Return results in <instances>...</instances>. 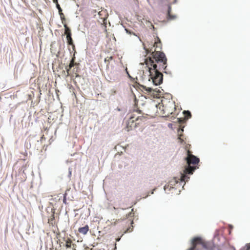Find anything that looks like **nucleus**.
<instances>
[{"instance_id": "nucleus-26", "label": "nucleus", "mask_w": 250, "mask_h": 250, "mask_svg": "<svg viewBox=\"0 0 250 250\" xmlns=\"http://www.w3.org/2000/svg\"><path fill=\"white\" fill-rule=\"evenodd\" d=\"M53 0V2L55 3L58 2V0Z\"/></svg>"}, {"instance_id": "nucleus-11", "label": "nucleus", "mask_w": 250, "mask_h": 250, "mask_svg": "<svg viewBox=\"0 0 250 250\" xmlns=\"http://www.w3.org/2000/svg\"><path fill=\"white\" fill-rule=\"evenodd\" d=\"M89 230V227L88 225H85L83 227L79 228L78 231L83 234H86Z\"/></svg>"}, {"instance_id": "nucleus-15", "label": "nucleus", "mask_w": 250, "mask_h": 250, "mask_svg": "<svg viewBox=\"0 0 250 250\" xmlns=\"http://www.w3.org/2000/svg\"><path fill=\"white\" fill-rule=\"evenodd\" d=\"M54 219H55L54 212H53L52 214V215H51V216L49 217V218L48 219V223L53 225V224L54 223Z\"/></svg>"}, {"instance_id": "nucleus-14", "label": "nucleus", "mask_w": 250, "mask_h": 250, "mask_svg": "<svg viewBox=\"0 0 250 250\" xmlns=\"http://www.w3.org/2000/svg\"><path fill=\"white\" fill-rule=\"evenodd\" d=\"M60 18H61V19L62 21V22L63 24V25L64 24H67L66 23V19L65 18V16H64V15L63 14V13H61V14H60Z\"/></svg>"}, {"instance_id": "nucleus-3", "label": "nucleus", "mask_w": 250, "mask_h": 250, "mask_svg": "<svg viewBox=\"0 0 250 250\" xmlns=\"http://www.w3.org/2000/svg\"><path fill=\"white\" fill-rule=\"evenodd\" d=\"M141 115L142 113L141 110H134L132 112L129 113L127 115V117L140 122L142 121L144 118V117Z\"/></svg>"}, {"instance_id": "nucleus-25", "label": "nucleus", "mask_w": 250, "mask_h": 250, "mask_svg": "<svg viewBox=\"0 0 250 250\" xmlns=\"http://www.w3.org/2000/svg\"><path fill=\"white\" fill-rule=\"evenodd\" d=\"M145 49L147 53L151 52V51H152V48L151 49H150V50H149V49H146L145 47Z\"/></svg>"}, {"instance_id": "nucleus-20", "label": "nucleus", "mask_w": 250, "mask_h": 250, "mask_svg": "<svg viewBox=\"0 0 250 250\" xmlns=\"http://www.w3.org/2000/svg\"><path fill=\"white\" fill-rule=\"evenodd\" d=\"M133 230V226L128 228L124 233L131 232Z\"/></svg>"}, {"instance_id": "nucleus-8", "label": "nucleus", "mask_w": 250, "mask_h": 250, "mask_svg": "<svg viewBox=\"0 0 250 250\" xmlns=\"http://www.w3.org/2000/svg\"><path fill=\"white\" fill-rule=\"evenodd\" d=\"M171 7L170 5H168V10L167 13V19L168 20H173L176 18L175 15H172L171 14Z\"/></svg>"}, {"instance_id": "nucleus-17", "label": "nucleus", "mask_w": 250, "mask_h": 250, "mask_svg": "<svg viewBox=\"0 0 250 250\" xmlns=\"http://www.w3.org/2000/svg\"><path fill=\"white\" fill-rule=\"evenodd\" d=\"M56 7H57V9H58L59 14H61V13H62V9L60 5L58 3V2L56 3Z\"/></svg>"}, {"instance_id": "nucleus-23", "label": "nucleus", "mask_w": 250, "mask_h": 250, "mask_svg": "<svg viewBox=\"0 0 250 250\" xmlns=\"http://www.w3.org/2000/svg\"><path fill=\"white\" fill-rule=\"evenodd\" d=\"M66 193H65L64 194L63 199V202L65 204H66Z\"/></svg>"}, {"instance_id": "nucleus-19", "label": "nucleus", "mask_w": 250, "mask_h": 250, "mask_svg": "<svg viewBox=\"0 0 250 250\" xmlns=\"http://www.w3.org/2000/svg\"><path fill=\"white\" fill-rule=\"evenodd\" d=\"M141 87L143 88V89L145 90L147 92H150L152 91V89L151 88H146L144 85H141Z\"/></svg>"}, {"instance_id": "nucleus-1", "label": "nucleus", "mask_w": 250, "mask_h": 250, "mask_svg": "<svg viewBox=\"0 0 250 250\" xmlns=\"http://www.w3.org/2000/svg\"><path fill=\"white\" fill-rule=\"evenodd\" d=\"M152 57L146 59L145 62L148 66L150 78L155 85L163 82V75L160 71L167 67V59L165 54L155 50L152 52Z\"/></svg>"}, {"instance_id": "nucleus-16", "label": "nucleus", "mask_w": 250, "mask_h": 250, "mask_svg": "<svg viewBox=\"0 0 250 250\" xmlns=\"http://www.w3.org/2000/svg\"><path fill=\"white\" fill-rule=\"evenodd\" d=\"M183 113L187 118H190L191 116V113L189 111H184Z\"/></svg>"}, {"instance_id": "nucleus-13", "label": "nucleus", "mask_w": 250, "mask_h": 250, "mask_svg": "<svg viewBox=\"0 0 250 250\" xmlns=\"http://www.w3.org/2000/svg\"><path fill=\"white\" fill-rule=\"evenodd\" d=\"M64 27L65 28V34L66 35V36L68 35H71V30L67 26V24H64Z\"/></svg>"}, {"instance_id": "nucleus-24", "label": "nucleus", "mask_w": 250, "mask_h": 250, "mask_svg": "<svg viewBox=\"0 0 250 250\" xmlns=\"http://www.w3.org/2000/svg\"><path fill=\"white\" fill-rule=\"evenodd\" d=\"M227 250H235V249L233 247H229L227 248Z\"/></svg>"}, {"instance_id": "nucleus-22", "label": "nucleus", "mask_w": 250, "mask_h": 250, "mask_svg": "<svg viewBox=\"0 0 250 250\" xmlns=\"http://www.w3.org/2000/svg\"><path fill=\"white\" fill-rule=\"evenodd\" d=\"M245 248H246V250H250V243L247 244L246 245Z\"/></svg>"}, {"instance_id": "nucleus-9", "label": "nucleus", "mask_w": 250, "mask_h": 250, "mask_svg": "<svg viewBox=\"0 0 250 250\" xmlns=\"http://www.w3.org/2000/svg\"><path fill=\"white\" fill-rule=\"evenodd\" d=\"M202 243V239L200 238H195L193 240L192 245L193 247L190 249L189 250H194L195 248L196 245Z\"/></svg>"}, {"instance_id": "nucleus-4", "label": "nucleus", "mask_w": 250, "mask_h": 250, "mask_svg": "<svg viewBox=\"0 0 250 250\" xmlns=\"http://www.w3.org/2000/svg\"><path fill=\"white\" fill-rule=\"evenodd\" d=\"M169 108L167 105H162L159 104V108L161 109V107H162L163 113L162 114L164 116H168L170 114H171L173 112V108H174L173 103H169Z\"/></svg>"}, {"instance_id": "nucleus-7", "label": "nucleus", "mask_w": 250, "mask_h": 250, "mask_svg": "<svg viewBox=\"0 0 250 250\" xmlns=\"http://www.w3.org/2000/svg\"><path fill=\"white\" fill-rule=\"evenodd\" d=\"M74 60H75L74 58H72L70 61V62L69 65L67 66L65 68V69L66 70V72H67V75H66L67 76H68L70 75V74L69 73L70 69L72 67L74 66V65H77V64L76 63L74 62Z\"/></svg>"}, {"instance_id": "nucleus-6", "label": "nucleus", "mask_w": 250, "mask_h": 250, "mask_svg": "<svg viewBox=\"0 0 250 250\" xmlns=\"http://www.w3.org/2000/svg\"><path fill=\"white\" fill-rule=\"evenodd\" d=\"M63 241L65 242V247L66 249L71 248L73 250H76L77 245L73 243L71 238L69 237L64 238Z\"/></svg>"}, {"instance_id": "nucleus-18", "label": "nucleus", "mask_w": 250, "mask_h": 250, "mask_svg": "<svg viewBox=\"0 0 250 250\" xmlns=\"http://www.w3.org/2000/svg\"><path fill=\"white\" fill-rule=\"evenodd\" d=\"M113 59V57H107L104 59V62H109L110 61L112 60Z\"/></svg>"}, {"instance_id": "nucleus-5", "label": "nucleus", "mask_w": 250, "mask_h": 250, "mask_svg": "<svg viewBox=\"0 0 250 250\" xmlns=\"http://www.w3.org/2000/svg\"><path fill=\"white\" fill-rule=\"evenodd\" d=\"M140 122L136 121L129 118H127V120L125 122L126 127L125 129L127 131H129L135 128L137 125L140 124Z\"/></svg>"}, {"instance_id": "nucleus-28", "label": "nucleus", "mask_w": 250, "mask_h": 250, "mask_svg": "<svg viewBox=\"0 0 250 250\" xmlns=\"http://www.w3.org/2000/svg\"><path fill=\"white\" fill-rule=\"evenodd\" d=\"M43 137H44V135H43L42 136V138H43Z\"/></svg>"}, {"instance_id": "nucleus-21", "label": "nucleus", "mask_w": 250, "mask_h": 250, "mask_svg": "<svg viewBox=\"0 0 250 250\" xmlns=\"http://www.w3.org/2000/svg\"><path fill=\"white\" fill-rule=\"evenodd\" d=\"M133 211V209H131V211ZM128 217H133L134 216V213H132V212H130L129 213H128Z\"/></svg>"}, {"instance_id": "nucleus-10", "label": "nucleus", "mask_w": 250, "mask_h": 250, "mask_svg": "<svg viewBox=\"0 0 250 250\" xmlns=\"http://www.w3.org/2000/svg\"><path fill=\"white\" fill-rule=\"evenodd\" d=\"M153 47H155V49L159 48L161 49L162 48V43L160 39L158 37H157V38L155 39Z\"/></svg>"}, {"instance_id": "nucleus-12", "label": "nucleus", "mask_w": 250, "mask_h": 250, "mask_svg": "<svg viewBox=\"0 0 250 250\" xmlns=\"http://www.w3.org/2000/svg\"><path fill=\"white\" fill-rule=\"evenodd\" d=\"M66 39L67 40V43L68 44L72 45L73 47H74L75 45L73 43V40L71 38V35H68L66 36Z\"/></svg>"}, {"instance_id": "nucleus-27", "label": "nucleus", "mask_w": 250, "mask_h": 250, "mask_svg": "<svg viewBox=\"0 0 250 250\" xmlns=\"http://www.w3.org/2000/svg\"><path fill=\"white\" fill-rule=\"evenodd\" d=\"M131 224H133V221L132 220L130 222Z\"/></svg>"}, {"instance_id": "nucleus-2", "label": "nucleus", "mask_w": 250, "mask_h": 250, "mask_svg": "<svg viewBox=\"0 0 250 250\" xmlns=\"http://www.w3.org/2000/svg\"><path fill=\"white\" fill-rule=\"evenodd\" d=\"M188 166L185 167L184 173L181 174V180L182 181H187L189 177L187 174H191L196 169L195 166L199 162V159L191 154L189 150L187 151V157L186 158Z\"/></svg>"}]
</instances>
